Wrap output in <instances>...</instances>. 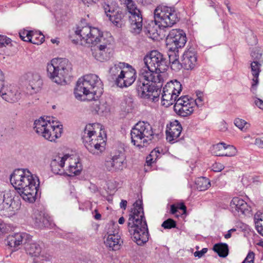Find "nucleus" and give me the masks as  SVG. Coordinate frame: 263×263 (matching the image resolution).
I'll return each mask as SVG.
<instances>
[{
  "label": "nucleus",
  "mask_w": 263,
  "mask_h": 263,
  "mask_svg": "<svg viewBox=\"0 0 263 263\" xmlns=\"http://www.w3.org/2000/svg\"><path fill=\"white\" fill-rule=\"evenodd\" d=\"M145 66L142 68L136 82V90L141 98L153 102L159 100L163 78L161 73L168 67L166 59L157 50L145 57Z\"/></svg>",
  "instance_id": "f257e3e1"
},
{
  "label": "nucleus",
  "mask_w": 263,
  "mask_h": 263,
  "mask_svg": "<svg viewBox=\"0 0 263 263\" xmlns=\"http://www.w3.org/2000/svg\"><path fill=\"white\" fill-rule=\"evenodd\" d=\"M10 180L24 201L29 203L35 201L40 184L37 176L28 169H17L11 175Z\"/></svg>",
  "instance_id": "f03ea898"
},
{
  "label": "nucleus",
  "mask_w": 263,
  "mask_h": 263,
  "mask_svg": "<svg viewBox=\"0 0 263 263\" xmlns=\"http://www.w3.org/2000/svg\"><path fill=\"white\" fill-rule=\"evenodd\" d=\"M127 226L133 240L138 245L142 246L148 241V227L141 200H137L133 204L129 214Z\"/></svg>",
  "instance_id": "7ed1b4c3"
},
{
  "label": "nucleus",
  "mask_w": 263,
  "mask_h": 263,
  "mask_svg": "<svg viewBox=\"0 0 263 263\" xmlns=\"http://www.w3.org/2000/svg\"><path fill=\"white\" fill-rule=\"evenodd\" d=\"M103 90V84L99 77L89 74L80 78L77 83L74 93L76 98L80 100H91L100 96Z\"/></svg>",
  "instance_id": "20e7f679"
},
{
  "label": "nucleus",
  "mask_w": 263,
  "mask_h": 263,
  "mask_svg": "<svg viewBox=\"0 0 263 263\" xmlns=\"http://www.w3.org/2000/svg\"><path fill=\"white\" fill-rule=\"evenodd\" d=\"M130 136L132 143L141 149L158 139L159 135L154 133L152 126L148 122L139 121L132 128Z\"/></svg>",
  "instance_id": "39448f33"
},
{
  "label": "nucleus",
  "mask_w": 263,
  "mask_h": 263,
  "mask_svg": "<svg viewBox=\"0 0 263 263\" xmlns=\"http://www.w3.org/2000/svg\"><path fill=\"white\" fill-rule=\"evenodd\" d=\"M101 32L98 28L89 26L86 19L82 18L74 28L75 39H72V41L76 44L90 45L98 40Z\"/></svg>",
  "instance_id": "423d86ee"
},
{
  "label": "nucleus",
  "mask_w": 263,
  "mask_h": 263,
  "mask_svg": "<svg viewBox=\"0 0 263 263\" xmlns=\"http://www.w3.org/2000/svg\"><path fill=\"white\" fill-rule=\"evenodd\" d=\"M71 65L66 59H52L47 66L48 77L54 83L63 85L71 70Z\"/></svg>",
  "instance_id": "0eeeda50"
},
{
  "label": "nucleus",
  "mask_w": 263,
  "mask_h": 263,
  "mask_svg": "<svg viewBox=\"0 0 263 263\" xmlns=\"http://www.w3.org/2000/svg\"><path fill=\"white\" fill-rule=\"evenodd\" d=\"M62 125L54 124L50 120L41 117L34 122V129L37 134L50 141H54L60 137L62 132Z\"/></svg>",
  "instance_id": "6e6552de"
},
{
  "label": "nucleus",
  "mask_w": 263,
  "mask_h": 263,
  "mask_svg": "<svg viewBox=\"0 0 263 263\" xmlns=\"http://www.w3.org/2000/svg\"><path fill=\"white\" fill-rule=\"evenodd\" d=\"M98 40L93 42L94 46L91 49L93 57L98 61L103 62L109 60L114 53V45L111 38L106 39L103 32L98 36Z\"/></svg>",
  "instance_id": "1a4fd4ad"
},
{
  "label": "nucleus",
  "mask_w": 263,
  "mask_h": 263,
  "mask_svg": "<svg viewBox=\"0 0 263 263\" xmlns=\"http://www.w3.org/2000/svg\"><path fill=\"white\" fill-rule=\"evenodd\" d=\"M182 89V85L176 80L167 82L163 88L162 104L168 107L174 104Z\"/></svg>",
  "instance_id": "9d476101"
},
{
  "label": "nucleus",
  "mask_w": 263,
  "mask_h": 263,
  "mask_svg": "<svg viewBox=\"0 0 263 263\" xmlns=\"http://www.w3.org/2000/svg\"><path fill=\"white\" fill-rule=\"evenodd\" d=\"M102 126L99 123H93L87 124L84 129L82 134V139L83 142L87 149L88 145H91L99 142L100 139L102 140H106V137L105 135L103 137L100 133L99 135L97 136L96 134V128H99L100 130H102Z\"/></svg>",
  "instance_id": "9b49d317"
},
{
  "label": "nucleus",
  "mask_w": 263,
  "mask_h": 263,
  "mask_svg": "<svg viewBox=\"0 0 263 263\" xmlns=\"http://www.w3.org/2000/svg\"><path fill=\"white\" fill-rule=\"evenodd\" d=\"M186 42V34L182 30L172 29L166 39V45L169 50H176L185 45Z\"/></svg>",
  "instance_id": "f8f14e48"
},
{
  "label": "nucleus",
  "mask_w": 263,
  "mask_h": 263,
  "mask_svg": "<svg viewBox=\"0 0 263 263\" xmlns=\"http://www.w3.org/2000/svg\"><path fill=\"white\" fill-rule=\"evenodd\" d=\"M174 104V111L180 116L185 117L191 115L194 111V100L189 98L188 96L180 97Z\"/></svg>",
  "instance_id": "ddd939ff"
},
{
  "label": "nucleus",
  "mask_w": 263,
  "mask_h": 263,
  "mask_svg": "<svg viewBox=\"0 0 263 263\" xmlns=\"http://www.w3.org/2000/svg\"><path fill=\"white\" fill-rule=\"evenodd\" d=\"M26 86V92L33 95L39 92L43 86V81L37 73L29 72L23 76Z\"/></svg>",
  "instance_id": "4468645a"
},
{
  "label": "nucleus",
  "mask_w": 263,
  "mask_h": 263,
  "mask_svg": "<svg viewBox=\"0 0 263 263\" xmlns=\"http://www.w3.org/2000/svg\"><path fill=\"white\" fill-rule=\"evenodd\" d=\"M125 157L122 151H117L111 154L105 160L104 166L106 170L116 172L122 170Z\"/></svg>",
  "instance_id": "2eb2a0df"
},
{
  "label": "nucleus",
  "mask_w": 263,
  "mask_h": 263,
  "mask_svg": "<svg viewBox=\"0 0 263 263\" xmlns=\"http://www.w3.org/2000/svg\"><path fill=\"white\" fill-rule=\"evenodd\" d=\"M136 79V70L132 66L126 64L123 71H121L117 86L120 88L127 87L135 81Z\"/></svg>",
  "instance_id": "dca6fc26"
},
{
  "label": "nucleus",
  "mask_w": 263,
  "mask_h": 263,
  "mask_svg": "<svg viewBox=\"0 0 263 263\" xmlns=\"http://www.w3.org/2000/svg\"><path fill=\"white\" fill-rule=\"evenodd\" d=\"M3 86L1 88L0 96L3 100L9 103L17 102L21 98V93L13 87H8L5 85L4 78L3 79Z\"/></svg>",
  "instance_id": "f3484780"
},
{
  "label": "nucleus",
  "mask_w": 263,
  "mask_h": 263,
  "mask_svg": "<svg viewBox=\"0 0 263 263\" xmlns=\"http://www.w3.org/2000/svg\"><path fill=\"white\" fill-rule=\"evenodd\" d=\"M182 130V126L178 121L175 120L171 122L170 125L166 126V140L172 143L178 141Z\"/></svg>",
  "instance_id": "a211bd4d"
},
{
  "label": "nucleus",
  "mask_w": 263,
  "mask_h": 263,
  "mask_svg": "<svg viewBox=\"0 0 263 263\" xmlns=\"http://www.w3.org/2000/svg\"><path fill=\"white\" fill-rule=\"evenodd\" d=\"M197 55L193 47L185 50L182 57L183 68L186 70L193 69L197 65Z\"/></svg>",
  "instance_id": "6ab92c4d"
},
{
  "label": "nucleus",
  "mask_w": 263,
  "mask_h": 263,
  "mask_svg": "<svg viewBox=\"0 0 263 263\" xmlns=\"http://www.w3.org/2000/svg\"><path fill=\"white\" fill-rule=\"evenodd\" d=\"M32 236L26 233H17L9 235L6 239V243L11 248H16L23 243L31 240Z\"/></svg>",
  "instance_id": "aec40b11"
},
{
  "label": "nucleus",
  "mask_w": 263,
  "mask_h": 263,
  "mask_svg": "<svg viewBox=\"0 0 263 263\" xmlns=\"http://www.w3.org/2000/svg\"><path fill=\"white\" fill-rule=\"evenodd\" d=\"M13 197L12 192L9 190L0 191V210L6 212H13Z\"/></svg>",
  "instance_id": "412c9836"
},
{
  "label": "nucleus",
  "mask_w": 263,
  "mask_h": 263,
  "mask_svg": "<svg viewBox=\"0 0 263 263\" xmlns=\"http://www.w3.org/2000/svg\"><path fill=\"white\" fill-rule=\"evenodd\" d=\"M32 219L34 225L39 228H48L52 225L51 217L47 214L38 211H34Z\"/></svg>",
  "instance_id": "4be33fe9"
},
{
  "label": "nucleus",
  "mask_w": 263,
  "mask_h": 263,
  "mask_svg": "<svg viewBox=\"0 0 263 263\" xmlns=\"http://www.w3.org/2000/svg\"><path fill=\"white\" fill-rule=\"evenodd\" d=\"M231 209L238 212L240 214L246 215L251 211V207L243 199L239 197H234L231 200Z\"/></svg>",
  "instance_id": "5701e85b"
},
{
  "label": "nucleus",
  "mask_w": 263,
  "mask_h": 263,
  "mask_svg": "<svg viewBox=\"0 0 263 263\" xmlns=\"http://www.w3.org/2000/svg\"><path fill=\"white\" fill-rule=\"evenodd\" d=\"M69 158V155H65L63 157L56 156L52 159L50 163L51 171L55 174L63 175L65 174V171L63 167L65 162Z\"/></svg>",
  "instance_id": "b1692460"
},
{
  "label": "nucleus",
  "mask_w": 263,
  "mask_h": 263,
  "mask_svg": "<svg viewBox=\"0 0 263 263\" xmlns=\"http://www.w3.org/2000/svg\"><path fill=\"white\" fill-rule=\"evenodd\" d=\"M262 63L263 62L257 61H252L250 63V68L253 76L251 91L253 93L256 91L257 86L259 83V75L261 72Z\"/></svg>",
  "instance_id": "393cba45"
},
{
  "label": "nucleus",
  "mask_w": 263,
  "mask_h": 263,
  "mask_svg": "<svg viewBox=\"0 0 263 263\" xmlns=\"http://www.w3.org/2000/svg\"><path fill=\"white\" fill-rule=\"evenodd\" d=\"M154 14V16H177L178 13L174 7H169L161 4L155 8Z\"/></svg>",
  "instance_id": "a878e982"
},
{
  "label": "nucleus",
  "mask_w": 263,
  "mask_h": 263,
  "mask_svg": "<svg viewBox=\"0 0 263 263\" xmlns=\"http://www.w3.org/2000/svg\"><path fill=\"white\" fill-rule=\"evenodd\" d=\"M102 6L106 16H116L117 14H120V8L115 1L104 2Z\"/></svg>",
  "instance_id": "bb28decb"
},
{
  "label": "nucleus",
  "mask_w": 263,
  "mask_h": 263,
  "mask_svg": "<svg viewBox=\"0 0 263 263\" xmlns=\"http://www.w3.org/2000/svg\"><path fill=\"white\" fill-rule=\"evenodd\" d=\"M125 65L126 63L119 62L117 64H115L109 70V80L115 82L116 85L117 81L119 79L121 71H123Z\"/></svg>",
  "instance_id": "cd10ccee"
},
{
  "label": "nucleus",
  "mask_w": 263,
  "mask_h": 263,
  "mask_svg": "<svg viewBox=\"0 0 263 263\" xmlns=\"http://www.w3.org/2000/svg\"><path fill=\"white\" fill-rule=\"evenodd\" d=\"M105 237L104 243L110 250L116 251L120 249V235H109L105 236Z\"/></svg>",
  "instance_id": "c85d7f7f"
},
{
  "label": "nucleus",
  "mask_w": 263,
  "mask_h": 263,
  "mask_svg": "<svg viewBox=\"0 0 263 263\" xmlns=\"http://www.w3.org/2000/svg\"><path fill=\"white\" fill-rule=\"evenodd\" d=\"M159 28L172 27L179 21L178 17H154Z\"/></svg>",
  "instance_id": "c756f323"
},
{
  "label": "nucleus",
  "mask_w": 263,
  "mask_h": 263,
  "mask_svg": "<svg viewBox=\"0 0 263 263\" xmlns=\"http://www.w3.org/2000/svg\"><path fill=\"white\" fill-rule=\"evenodd\" d=\"M30 240L25 243L26 252L32 256H39L41 254L42 247L37 242H30Z\"/></svg>",
  "instance_id": "7c9ffc66"
},
{
  "label": "nucleus",
  "mask_w": 263,
  "mask_h": 263,
  "mask_svg": "<svg viewBox=\"0 0 263 263\" xmlns=\"http://www.w3.org/2000/svg\"><path fill=\"white\" fill-rule=\"evenodd\" d=\"M158 28L159 27L155 22V20L154 21H152L146 27V33L147 36L153 40H158L159 38Z\"/></svg>",
  "instance_id": "2f4dec72"
},
{
  "label": "nucleus",
  "mask_w": 263,
  "mask_h": 263,
  "mask_svg": "<svg viewBox=\"0 0 263 263\" xmlns=\"http://www.w3.org/2000/svg\"><path fill=\"white\" fill-rule=\"evenodd\" d=\"M129 18L131 32L135 34H139L142 30L143 17Z\"/></svg>",
  "instance_id": "473e14b6"
},
{
  "label": "nucleus",
  "mask_w": 263,
  "mask_h": 263,
  "mask_svg": "<svg viewBox=\"0 0 263 263\" xmlns=\"http://www.w3.org/2000/svg\"><path fill=\"white\" fill-rule=\"evenodd\" d=\"M121 4H124L128 12L133 15V16H141V13L139 9L137 8L133 0H119Z\"/></svg>",
  "instance_id": "72a5a7b5"
},
{
  "label": "nucleus",
  "mask_w": 263,
  "mask_h": 263,
  "mask_svg": "<svg viewBox=\"0 0 263 263\" xmlns=\"http://www.w3.org/2000/svg\"><path fill=\"white\" fill-rule=\"evenodd\" d=\"M106 140L100 139L99 142L95 144L87 146V150L93 155H99L105 150Z\"/></svg>",
  "instance_id": "f704fd0d"
},
{
  "label": "nucleus",
  "mask_w": 263,
  "mask_h": 263,
  "mask_svg": "<svg viewBox=\"0 0 263 263\" xmlns=\"http://www.w3.org/2000/svg\"><path fill=\"white\" fill-rule=\"evenodd\" d=\"M213 250L221 257H226L229 254V247L226 243L215 244L213 246Z\"/></svg>",
  "instance_id": "c9c22d12"
},
{
  "label": "nucleus",
  "mask_w": 263,
  "mask_h": 263,
  "mask_svg": "<svg viewBox=\"0 0 263 263\" xmlns=\"http://www.w3.org/2000/svg\"><path fill=\"white\" fill-rule=\"evenodd\" d=\"M197 190L200 191L207 190L211 185L210 181L206 177H199L195 181Z\"/></svg>",
  "instance_id": "e433bc0d"
},
{
  "label": "nucleus",
  "mask_w": 263,
  "mask_h": 263,
  "mask_svg": "<svg viewBox=\"0 0 263 263\" xmlns=\"http://www.w3.org/2000/svg\"><path fill=\"white\" fill-rule=\"evenodd\" d=\"M229 145L226 146V144L224 143H219L216 145H213L211 151L213 154L217 156H227L226 154L224 153V151L226 149Z\"/></svg>",
  "instance_id": "4c0bfd02"
},
{
  "label": "nucleus",
  "mask_w": 263,
  "mask_h": 263,
  "mask_svg": "<svg viewBox=\"0 0 263 263\" xmlns=\"http://www.w3.org/2000/svg\"><path fill=\"white\" fill-rule=\"evenodd\" d=\"M248 229V226L240 220H235L233 221V227L231 228V233L236 232L237 234L243 231H246Z\"/></svg>",
  "instance_id": "58836bf2"
},
{
  "label": "nucleus",
  "mask_w": 263,
  "mask_h": 263,
  "mask_svg": "<svg viewBox=\"0 0 263 263\" xmlns=\"http://www.w3.org/2000/svg\"><path fill=\"white\" fill-rule=\"evenodd\" d=\"M30 39L31 40L29 42L33 44H41L44 41V36L41 33H38L32 31H31Z\"/></svg>",
  "instance_id": "ea45409f"
},
{
  "label": "nucleus",
  "mask_w": 263,
  "mask_h": 263,
  "mask_svg": "<svg viewBox=\"0 0 263 263\" xmlns=\"http://www.w3.org/2000/svg\"><path fill=\"white\" fill-rule=\"evenodd\" d=\"M82 170V166L81 164L76 165L74 167L73 165H69L68 168L65 174L68 176H73L79 175Z\"/></svg>",
  "instance_id": "a19ab883"
},
{
  "label": "nucleus",
  "mask_w": 263,
  "mask_h": 263,
  "mask_svg": "<svg viewBox=\"0 0 263 263\" xmlns=\"http://www.w3.org/2000/svg\"><path fill=\"white\" fill-rule=\"evenodd\" d=\"M107 227V234L105 236L109 235H120L118 226L115 224H108Z\"/></svg>",
  "instance_id": "79ce46f5"
},
{
  "label": "nucleus",
  "mask_w": 263,
  "mask_h": 263,
  "mask_svg": "<svg viewBox=\"0 0 263 263\" xmlns=\"http://www.w3.org/2000/svg\"><path fill=\"white\" fill-rule=\"evenodd\" d=\"M234 123L235 126L241 130H246L249 125L246 121L239 118L236 119Z\"/></svg>",
  "instance_id": "37998d69"
},
{
  "label": "nucleus",
  "mask_w": 263,
  "mask_h": 263,
  "mask_svg": "<svg viewBox=\"0 0 263 263\" xmlns=\"http://www.w3.org/2000/svg\"><path fill=\"white\" fill-rule=\"evenodd\" d=\"M258 177L253 176H247V175H244L241 179L242 183L245 185H247L249 183L255 181H258Z\"/></svg>",
  "instance_id": "c03bdc74"
},
{
  "label": "nucleus",
  "mask_w": 263,
  "mask_h": 263,
  "mask_svg": "<svg viewBox=\"0 0 263 263\" xmlns=\"http://www.w3.org/2000/svg\"><path fill=\"white\" fill-rule=\"evenodd\" d=\"M161 226L165 229H170L175 228L176 223L175 220L171 218H169L165 220L161 224Z\"/></svg>",
  "instance_id": "a18cd8bd"
},
{
  "label": "nucleus",
  "mask_w": 263,
  "mask_h": 263,
  "mask_svg": "<svg viewBox=\"0 0 263 263\" xmlns=\"http://www.w3.org/2000/svg\"><path fill=\"white\" fill-rule=\"evenodd\" d=\"M157 153H158L159 155L160 154L158 151H156V149H154L149 154V157L151 158L149 159V157H147L146 160V162L148 165H151L152 163L155 162L156 159L158 157Z\"/></svg>",
  "instance_id": "49530a36"
},
{
  "label": "nucleus",
  "mask_w": 263,
  "mask_h": 263,
  "mask_svg": "<svg viewBox=\"0 0 263 263\" xmlns=\"http://www.w3.org/2000/svg\"><path fill=\"white\" fill-rule=\"evenodd\" d=\"M169 51L170 52L168 53L169 63L171 64L179 60V55L177 54L178 51V49L174 51L169 50Z\"/></svg>",
  "instance_id": "de8ad7c7"
},
{
  "label": "nucleus",
  "mask_w": 263,
  "mask_h": 263,
  "mask_svg": "<svg viewBox=\"0 0 263 263\" xmlns=\"http://www.w3.org/2000/svg\"><path fill=\"white\" fill-rule=\"evenodd\" d=\"M30 33L31 31H28L27 30H24L22 31H21L19 32V35L20 38L24 41L25 42H29L30 40Z\"/></svg>",
  "instance_id": "09e8293b"
},
{
  "label": "nucleus",
  "mask_w": 263,
  "mask_h": 263,
  "mask_svg": "<svg viewBox=\"0 0 263 263\" xmlns=\"http://www.w3.org/2000/svg\"><path fill=\"white\" fill-rule=\"evenodd\" d=\"M254 220L255 225L257 224V223H262L263 224V211H257L254 215Z\"/></svg>",
  "instance_id": "8fccbe9b"
},
{
  "label": "nucleus",
  "mask_w": 263,
  "mask_h": 263,
  "mask_svg": "<svg viewBox=\"0 0 263 263\" xmlns=\"http://www.w3.org/2000/svg\"><path fill=\"white\" fill-rule=\"evenodd\" d=\"M109 21L116 26L121 27L123 24L122 17H109Z\"/></svg>",
  "instance_id": "3c124183"
},
{
  "label": "nucleus",
  "mask_w": 263,
  "mask_h": 263,
  "mask_svg": "<svg viewBox=\"0 0 263 263\" xmlns=\"http://www.w3.org/2000/svg\"><path fill=\"white\" fill-rule=\"evenodd\" d=\"M11 42V39L6 36L0 34V48L8 45Z\"/></svg>",
  "instance_id": "603ef678"
},
{
  "label": "nucleus",
  "mask_w": 263,
  "mask_h": 263,
  "mask_svg": "<svg viewBox=\"0 0 263 263\" xmlns=\"http://www.w3.org/2000/svg\"><path fill=\"white\" fill-rule=\"evenodd\" d=\"M251 57L253 60V61L263 62V60L261 59L262 54L258 51H254L252 52L251 53Z\"/></svg>",
  "instance_id": "864d4df0"
},
{
  "label": "nucleus",
  "mask_w": 263,
  "mask_h": 263,
  "mask_svg": "<svg viewBox=\"0 0 263 263\" xmlns=\"http://www.w3.org/2000/svg\"><path fill=\"white\" fill-rule=\"evenodd\" d=\"M254 256L255 254L253 252H249L242 263H254Z\"/></svg>",
  "instance_id": "5fc2aeb1"
},
{
  "label": "nucleus",
  "mask_w": 263,
  "mask_h": 263,
  "mask_svg": "<svg viewBox=\"0 0 263 263\" xmlns=\"http://www.w3.org/2000/svg\"><path fill=\"white\" fill-rule=\"evenodd\" d=\"M196 96L197 98L196 100H194L195 105H201L203 102V93L201 91H198L196 92Z\"/></svg>",
  "instance_id": "6e6d98bb"
},
{
  "label": "nucleus",
  "mask_w": 263,
  "mask_h": 263,
  "mask_svg": "<svg viewBox=\"0 0 263 263\" xmlns=\"http://www.w3.org/2000/svg\"><path fill=\"white\" fill-rule=\"evenodd\" d=\"M171 67L173 70L178 71L183 67L182 62H181V63H180L179 60H178L177 61L171 64Z\"/></svg>",
  "instance_id": "4d7b16f0"
},
{
  "label": "nucleus",
  "mask_w": 263,
  "mask_h": 263,
  "mask_svg": "<svg viewBox=\"0 0 263 263\" xmlns=\"http://www.w3.org/2000/svg\"><path fill=\"white\" fill-rule=\"evenodd\" d=\"M208 251L207 248H203L200 251H197L194 252V255L195 257H197L198 258L202 257Z\"/></svg>",
  "instance_id": "13d9d810"
},
{
  "label": "nucleus",
  "mask_w": 263,
  "mask_h": 263,
  "mask_svg": "<svg viewBox=\"0 0 263 263\" xmlns=\"http://www.w3.org/2000/svg\"><path fill=\"white\" fill-rule=\"evenodd\" d=\"M254 144L260 148H263V137L256 138Z\"/></svg>",
  "instance_id": "bf43d9fd"
},
{
  "label": "nucleus",
  "mask_w": 263,
  "mask_h": 263,
  "mask_svg": "<svg viewBox=\"0 0 263 263\" xmlns=\"http://www.w3.org/2000/svg\"><path fill=\"white\" fill-rule=\"evenodd\" d=\"M21 3L20 2V1H12L11 3H9L7 4V7L10 8V7H18L20 6L21 5Z\"/></svg>",
  "instance_id": "052dcab7"
},
{
  "label": "nucleus",
  "mask_w": 263,
  "mask_h": 263,
  "mask_svg": "<svg viewBox=\"0 0 263 263\" xmlns=\"http://www.w3.org/2000/svg\"><path fill=\"white\" fill-rule=\"evenodd\" d=\"M255 228L258 233L263 236V224L262 223H257V224L255 225Z\"/></svg>",
  "instance_id": "680f3d73"
},
{
  "label": "nucleus",
  "mask_w": 263,
  "mask_h": 263,
  "mask_svg": "<svg viewBox=\"0 0 263 263\" xmlns=\"http://www.w3.org/2000/svg\"><path fill=\"white\" fill-rule=\"evenodd\" d=\"M223 166L220 164L215 163L213 165L212 169L214 172H220L222 170Z\"/></svg>",
  "instance_id": "e2e57ef3"
},
{
  "label": "nucleus",
  "mask_w": 263,
  "mask_h": 263,
  "mask_svg": "<svg viewBox=\"0 0 263 263\" xmlns=\"http://www.w3.org/2000/svg\"><path fill=\"white\" fill-rule=\"evenodd\" d=\"M254 103L258 108L263 110V101L262 100L256 98L255 100Z\"/></svg>",
  "instance_id": "0e129e2a"
},
{
  "label": "nucleus",
  "mask_w": 263,
  "mask_h": 263,
  "mask_svg": "<svg viewBox=\"0 0 263 263\" xmlns=\"http://www.w3.org/2000/svg\"><path fill=\"white\" fill-rule=\"evenodd\" d=\"M53 9L54 10V13L53 14L55 16L61 15L62 16L66 15V14H64V11L63 10H62L61 8L59 9H58L57 8H53Z\"/></svg>",
  "instance_id": "69168bd1"
},
{
  "label": "nucleus",
  "mask_w": 263,
  "mask_h": 263,
  "mask_svg": "<svg viewBox=\"0 0 263 263\" xmlns=\"http://www.w3.org/2000/svg\"><path fill=\"white\" fill-rule=\"evenodd\" d=\"M85 5H87L89 6V5H91L93 3H95L96 2L99 0H80Z\"/></svg>",
  "instance_id": "338daca9"
},
{
  "label": "nucleus",
  "mask_w": 263,
  "mask_h": 263,
  "mask_svg": "<svg viewBox=\"0 0 263 263\" xmlns=\"http://www.w3.org/2000/svg\"><path fill=\"white\" fill-rule=\"evenodd\" d=\"M69 165H73L75 167L76 165H79V164H81L78 160H73L72 158H70L69 159Z\"/></svg>",
  "instance_id": "774afa93"
}]
</instances>
